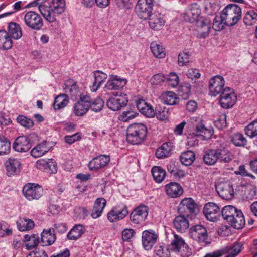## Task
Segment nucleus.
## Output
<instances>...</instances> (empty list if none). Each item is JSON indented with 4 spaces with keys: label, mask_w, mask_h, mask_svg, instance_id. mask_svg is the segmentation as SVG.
<instances>
[{
    "label": "nucleus",
    "mask_w": 257,
    "mask_h": 257,
    "mask_svg": "<svg viewBox=\"0 0 257 257\" xmlns=\"http://www.w3.org/2000/svg\"><path fill=\"white\" fill-rule=\"evenodd\" d=\"M10 146V142L4 136L0 135V155L7 154Z\"/></svg>",
    "instance_id": "nucleus-52"
},
{
    "label": "nucleus",
    "mask_w": 257,
    "mask_h": 257,
    "mask_svg": "<svg viewBox=\"0 0 257 257\" xmlns=\"http://www.w3.org/2000/svg\"><path fill=\"white\" fill-rule=\"evenodd\" d=\"M190 54L189 52L180 53L178 57V63L180 66L186 65L189 62V58Z\"/></svg>",
    "instance_id": "nucleus-61"
},
{
    "label": "nucleus",
    "mask_w": 257,
    "mask_h": 257,
    "mask_svg": "<svg viewBox=\"0 0 257 257\" xmlns=\"http://www.w3.org/2000/svg\"><path fill=\"white\" fill-rule=\"evenodd\" d=\"M238 210V209L233 206H226L224 207L221 210L222 217L227 222L231 221V220H233L231 219V217H234V215H235Z\"/></svg>",
    "instance_id": "nucleus-41"
},
{
    "label": "nucleus",
    "mask_w": 257,
    "mask_h": 257,
    "mask_svg": "<svg viewBox=\"0 0 257 257\" xmlns=\"http://www.w3.org/2000/svg\"><path fill=\"white\" fill-rule=\"evenodd\" d=\"M201 10L196 3L191 5L190 8L183 14V19L190 23H196L197 37L204 38L209 33L211 28V23L208 19L200 17Z\"/></svg>",
    "instance_id": "nucleus-1"
},
{
    "label": "nucleus",
    "mask_w": 257,
    "mask_h": 257,
    "mask_svg": "<svg viewBox=\"0 0 257 257\" xmlns=\"http://www.w3.org/2000/svg\"><path fill=\"white\" fill-rule=\"evenodd\" d=\"M203 213L208 220L214 222L220 217V209L216 204L209 202L204 206Z\"/></svg>",
    "instance_id": "nucleus-17"
},
{
    "label": "nucleus",
    "mask_w": 257,
    "mask_h": 257,
    "mask_svg": "<svg viewBox=\"0 0 257 257\" xmlns=\"http://www.w3.org/2000/svg\"><path fill=\"white\" fill-rule=\"evenodd\" d=\"M178 210L187 216L196 215L198 212L197 204L191 198H184L179 205Z\"/></svg>",
    "instance_id": "nucleus-10"
},
{
    "label": "nucleus",
    "mask_w": 257,
    "mask_h": 257,
    "mask_svg": "<svg viewBox=\"0 0 257 257\" xmlns=\"http://www.w3.org/2000/svg\"><path fill=\"white\" fill-rule=\"evenodd\" d=\"M30 139L26 136L18 137L15 141L13 147L14 150L19 152H26L31 148Z\"/></svg>",
    "instance_id": "nucleus-21"
},
{
    "label": "nucleus",
    "mask_w": 257,
    "mask_h": 257,
    "mask_svg": "<svg viewBox=\"0 0 257 257\" xmlns=\"http://www.w3.org/2000/svg\"><path fill=\"white\" fill-rule=\"evenodd\" d=\"M103 106L104 102L101 98L98 97L91 102L90 108L92 111L97 112L100 111L102 109Z\"/></svg>",
    "instance_id": "nucleus-57"
},
{
    "label": "nucleus",
    "mask_w": 257,
    "mask_h": 257,
    "mask_svg": "<svg viewBox=\"0 0 257 257\" xmlns=\"http://www.w3.org/2000/svg\"><path fill=\"white\" fill-rule=\"evenodd\" d=\"M25 24L32 30L39 31L43 26L42 17L37 13L30 11L26 12L24 17Z\"/></svg>",
    "instance_id": "nucleus-7"
},
{
    "label": "nucleus",
    "mask_w": 257,
    "mask_h": 257,
    "mask_svg": "<svg viewBox=\"0 0 257 257\" xmlns=\"http://www.w3.org/2000/svg\"><path fill=\"white\" fill-rule=\"evenodd\" d=\"M178 98L176 94L172 91L168 92L165 95L164 102L165 104L173 105L177 104Z\"/></svg>",
    "instance_id": "nucleus-56"
},
{
    "label": "nucleus",
    "mask_w": 257,
    "mask_h": 257,
    "mask_svg": "<svg viewBox=\"0 0 257 257\" xmlns=\"http://www.w3.org/2000/svg\"><path fill=\"white\" fill-rule=\"evenodd\" d=\"M149 25L151 29L154 30H160L162 29L165 23L164 16L161 13L155 11L148 17Z\"/></svg>",
    "instance_id": "nucleus-19"
},
{
    "label": "nucleus",
    "mask_w": 257,
    "mask_h": 257,
    "mask_svg": "<svg viewBox=\"0 0 257 257\" xmlns=\"http://www.w3.org/2000/svg\"><path fill=\"white\" fill-rule=\"evenodd\" d=\"M257 22V13L253 10H250L246 12L243 17V22L245 25L251 26Z\"/></svg>",
    "instance_id": "nucleus-47"
},
{
    "label": "nucleus",
    "mask_w": 257,
    "mask_h": 257,
    "mask_svg": "<svg viewBox=\"0 0 257 257\" xmlns=\"http://www.w3.org/2000/svg\"><path fill=\"white\" fill-rule=\"evenodd\" d=\"M237 96L233 89L226 87L220 94L219 102L222 107L228 109L232 107L236 102Z\"/></svg>",
    "instance_id": "nucleus-8"
},
{
    "label": "nucleus",
    "mask_w": 257,
    "mask_h": 257,
    "mask_svg": "<svg viewBox=\"0 0 257 257\" xmlns=\"http://www.w3.org/2000/svg\"><path fill=\"white\" fill-rule=\"evenodd\" d=\"M169 249L178 253L182 257H189L192 254L191 249L183 238L176 234H174L172 242L169 245Z\"/></svg>",
    "instance_id": "nucleus-5"
},
{
    "label": "nucleus",
    "mask_w": 257,
    "mask_h": 257,
    "mask_svg": "<svg viewBox=\"0 0 257 257\" xmlns=\"http://www.w3.org/2000/svg\"><path fill=\"white\" fill-rule=\"evenodd\" d=\"M18 229L21 231L30 230L34 227V221L26 217H22L17 222Z\"/></svg>",
    "instance_id": "nucleus-37"
},
{
    "label": "nucleus",
    "mask_w": 257,
    "mask_h": 257,
    "mask_svg": "<svg viewBox=\"0 0 257 257\" xmlns=\"http://www.w3.org/2000/svg\"><path fill=\"white\" fill-rule=\"evenodd\" d=\"M167 195L171 198H177L183 193V189L180 184L170 182L165 186Z\"/></svg>",
    "instance_id": "nucleus-25"
},
{
    "label": "nucleus",
    "mask_w": 257,
    "mask_h": 257,
    "mask_svg": "<svg viewBox=\"0 0 257 257\" xmlns=\"http://www.w3.org/2000/svg\"><path fill=\"white\" fill-rule=\"evenodd\" d=\"M193 127H194V133L195 136L201 137L202 140L210 139L214 133L213 128L211 127L206 128L201 120H195Z\"/></svg>",
    "instance_id": "nucleus-15"
},
{
    "label": "nucleus",
    "mask_w": 257,
    "mask_h": 257,
    "mask_svg": "<svg viewBox=\"0 0 257 257\" xmlns=\"http://www.w3.org/2000/svg\"><path fill=\"white\" fill-rule=\"evenodd\" d=\"M128 214L125 205L115 206L108 213L107 218L111 222H116L124 218Z\"/></svg>",
    "instance_id": "nucleus-14"
},
{
    "label": "nucleus",
    "mask_w": 257,
    "mask_h": 257,
    "mask_svg": "<svg viewBox=\"0 0 257 257\" xmlns=\"http://www.w3.org/2000/svg\"><path fill=\"white\" fill-rule=\"evenodd\" d=\"M13 41L12 38L6 30H0V49L3 50H9L12 47Z\"/></svg>",
    "instance_id": "nucleus-33"
},
{
    "label": "nucleus",
    "mask_w": 257,
    "mask_h": 257,
    "mask_svg": "<svg viewBox=\"0 0 257 257\" xmlns=\"http://www.w3.org/2000/svg\"><path fill=\"white\" fill-rule=\"evenodd\" d=\"M106 204V201L104 198H97L94 202L93 208L91 213L92 217L94 219H96L99 217L101 215Z\"/></svg>",
    "instance_id": "nucleus-29"
},
{
    "label": "nucleus",
    "mask_w": 257,
    "mask_h": 257,
    "mask_svg": "<svg viewBox=\"0 0 257 257\" xmlns=\"http://www.w3.org/2000/svg\"><path fill=\"white\" fill-rule=\"evenodd\" d=\"M209 83V92L211 96H216L220 94L225 88V80L223 77L220 75L212 77Z\"/></svg>",
    "instance_id": "nucleus-12"
},
{
    "label": "nucleus",
    "mask_w": 257,
    "mask_h": 257,
    "mask_svg": "<svg viewBox=\"0 0 257 257\" xmlns=\"http://www.w3.org/2000/svg\"><path fill=\"white\" fill-rule=\"evenodd\" d=\"M107 77V75L104 73L99 71L95 72L94 73L95 80L92 87V91H96L101 85L106 80Z\"/></svg>",
    "instance_id": "nucleus-38"
},
{
    "label": "nucleus",
    "mask_w": 257,
    "mask_h": 257,
    "mask_svg": "<svg viewBox=\"0 0 257 257\" xmlns=\"http://www.w3.org/2000/svg\"><path fill=\"white\" fill-rule=\"evenodd\" d=\"M6 31L10 37L15 40H18L22 36V30L21 26L16 22H10Z\"/></svg>",
    "instance_id": "nucleus-27"
},
{
    "label": "nucleus",
    "mask_w": 257,
    "mask_h": 257,
    "mask_svg": "<svg viewBox=\"0 0 257 257\" xmlns=\"http://www.w3.org/2000/svg\"><path fill=\"white\" fill-rule=\"evenodd\" d=\"M17 122L20 123L22 126L27 128H30L34 125L33 121L23 115H19L17 118Z\"/></svg>",
    "instance_id": "nucleus-58"
},
{
    "label": "nucleus",
    "mask_w": 257,
    "mask_h": 257,
    "mask_svg": "<svg viewBox=\"0 0 257 257\" xmlns=\"http://www.w3.org/2000/svg\"><path fill=\"white\" fill-rule=\"evenodd\" d=\"M56 236L52 229L45 230L41 233V241L44 246L50 245L56 240Z\"/></svg>",
    "instance_id": "nucleus-36"
},
{
    "label": "nucleus",
    "mask_w": 257,
    "mask_h": 257,
    "mask_svg": "<svg viewBox=\"0 0 257 257\" xmlns=\"http://www.w3.org/2000/svg\"><path fill=\"white\" fill-rule=\"evenodd\" d=\"M138 115V113L132 109L123 111L118 116V119L123 122H127L134 119Z\"/></svg>",
    "instance_id": "nucleus-51"
},
{
    "label": "nucleus",
    "mask_w": 257,
    "mask_h": 257,
    "mask_svg": "<svg viewBox=\"0 0 257 257\" xmlns=\"http://www.w3.org/2000/svg\"><path fill=\"white\" fill-rule=\"evenodd\" d=\"M46 142L44 141L33 148L31 151V155L35 158H37L47 153L49 149L46 146Z\"/></svg>",
    "instance_id": "nucleus-42"
},
{
    "label": "nucleus",
    "mask_w": 257,
    "mask_h": 257,
    "mask_svg": "<svg viewBox=\"0 0 257 257\" xmlns=\"http://www.w3.org/2000/svg\"><path fill=\"white\" fill-rule=\"evenodd\" d=\"M231 142L236 146H244L246 140L241 134H235L231 136Z\"/></svg>",
    "instance_id": "nucleus-54"
},
{
    "label": "nucleus",
    "mask_w": 257,
    "mask_h": 257,
    "mask_svg": "<svg viewBox=\"0 0 257 257\" xmlns=\"http://www.w3.org/2000/svg\"><path fill=\"white\" fill-rule=\"evenodd\" d=\"M151 50L154 55L158 58H164L165 56L164 48L162 46L154 43L151 44Z\"/></svg>",
    "instance_id": "nucleus-50"
},
{
    "label": "nucleus",
    "mask_w": 257,
    "mask_h": 257,
    "mask_svg": "<svg viewBox=\"0 0 257 257\" xmlns=\"http://www.w3.org/2000/svg\"><path fill=\"white\" fill-rule=\"evenodd\" d=\"M36 165L38 168L44 169L50 173H56L57 171V163L53 159L38 160L36 162Z\"/></svg>",
    "instance_id": "nucleus-24"
},
{
    "label": "nucleus",
    "mask_w": 257,
    "mask_h": 257,
    "mask_svg": "<svg viewBox=\"0 0 257 257\" xmlns=\"http://www.w3.org/2000/svg\"><path fill=\"white\" fill-rule=\"evenodd\" d=\"M147 132V126L142 123L131 124L126 131V140L133 145L140 144L146 138Z\"/></svg>",
    "instance_id": "nucleus-4"
},
{
    "label": "nucleus",
    "mask_w": 257,
    "mask_h": 257,
    "mask_svg": "<svg viewBox=\"0 0 257 257\" xmlns=\"http://www.w3.org/2000/svg\"><path fill=\"white\" fill-rule=\"evenodd\" d=\"M85 232V229L83 225H75L67 234V238L70 240H76L81 237Z\"/></svg>",
    "instance_id": "nucleus-31"
},
{
    "label": "nucleus",
    "mask_w": 257,
    "mask_h": 257,
    "mask_svg": "<svg viewBox=\"0 0 257 257\" xmlns=\"http://www.w3.org/2000/svg\"><path fill=\"white\" fill-rule=\"evenodd\" d=\"M23 193L29 200L38 199L42 195L43 189L38 184L29 183L24 187Z\"/></svg>",
    "instance_id": "nucleus-13"
},
{
    "label": "nucleus",
    "mask_w": 257,
    "mask_h": 257,
    "mask_svg": "<svg viewBox=\"0 0 257 257\" xmlns=\"http://www.w3.org/2000/svg\"><path fill=\"white\" fill-rule=\"evenodd\" d=\"M245 133L250 138L257 136V121L250 123L245 128Z\"/></svg>",
    "instance_id": "nucleus-55"
},
{
    "label": "nucleus",
    "mask_w": 257,
    "mask_h": 257,
    "mask_svg": "<svg viewBox=\"0 0 257 257\" xmlns=\"http://www.w3.org/2000/svg\"><path fill=\"white\" fill-rule=\"evenodd\" d=\"M109 161V156L101 155L91 160L88 164V167L91 171L97 170L106 166Z\"/></svg>",
    "instance_id": "nucleus-22"
},
{
    "label": "nucleus",
    "mask_w": 257,
    "mask_h": 257,
    "mask_svg": "<svg viewBox=\"0 0 257 257\" xmlns=\"http://www.w3.org/2000/svg\"><path fill=\"white\" fill-rule=\"evenodd\" d=\"M64 90L66 93L69 94L72 97H77L81 94L79 89L73 80L69 79L65 83Z\"/></svg>",
    "instance_id": "nucleus-34"
},
{
    "label": "nucleus",
    "mask_w": 257,
    "mask_h": 257,
    "mask_svg": "<svg viewBox=\"0 0 257 257\" xmlns=\"http://www.w3.org/2000/svg\"><path fill=\"white\" fill-rule=\"evenodd\" d=\"M127 102L128 100L125 96H117V95H115V97H110L109 98L107 102V105L110 109L117 111L126 106Z\"/></svg>",
    "instance_id": "nucleus-20"
},
{
    "label": "nucleus",
    "mask_w": 257,
    "mask_h": 257,
    "mask_svg": "<svg viewBox=\"0 0 257 257\" xmlns=\"http://www.w3.org/2000/svg\"><path fill=\"white\" fill-rule=\"evenodd\" d=\"M226 115L225 114L221 115L216 120L214 121L215 125L219 129H222L226 125Z\"/></svg>",
    "instance_id": "nucleus-63"
},
{
    "label": "nucleus",
    "mask_w": 257,
    "mask_h": 257,
    "mask_svg": "<svg viewBox=\"0 0 257 257\" xmlns=\"http://www.w3.org/2000/svg\"><path fill=\"white\" fill-rule=\"evenodd\" d=\"M26 257H48V255L44 250L36 248Z\"/></svg>",
    "instance_id": "nucleus-64"
},
{
    "label": "nucleus",
    "mask_w": 257,
    "mask_h": 257,
    "mask_svg": "<svg viewBox=\"0 0 257 257\" xmlns=\"http://www.w3.org/2000/svg\"><path fill=\"white\" fill-rule=\"evenodd\" d=\"M242 17L241 8L236 4H229L227 5L220 14L219 17H216L213 20V28L216 30L217 26L220 23L228 26H233L236 24Z\"/></svg>",
    "instance_id": "nucleus-2"
},
{
    "label": "nucleus",
    "mask_w": 257,
    "mask_h": 257,
    "mask_svg": "<svg viewBox=\"0 0 257 257\" xmlns=\"http://www.w3.org/2000/svg\"><path fill=\"white\" fill-rule=\"evenodd\" d=\"M5 165L7 174L8 176H11L19 173L21 163L18 159L9 158L6 161Z\"/></svg>",
    "instance_id": "nucleus-26"
},
{
    "label": "nucleus",
    "mask_w": 257,
    "mask_h": 257,
    "mask_svg": "<svg viewBox=\"0 0 257 257\" xmlns=\"http://www.w3.org/2000/svg\"><path fill=\"white\" fill-rule=\"evenodd\" d=\"M156 257H170V251L162 246H158L155 247Z\"/></svg>",
    "instance_id": "nucleus-60"
},
{
    "label": "nucleus",
    "mask_w": 257,
    "mask_h": 257,
    "mask_svg": "<svg viewBox=\"0 0 257 257\" xmlns=\"http://www.w3.org/2000/svg\"><path fill=\"white\" fill-rule=\"evenodd\" d=\"M233 220L227 222L234 228L237 229H242L245 225V221L244 215L241 210H238L234 217L231 218Z\"/></svg>",
    "instance_id": "nucleus-30"
},
{
    "label": "nucleus",
    "mask_w": 257,
    "mask_h": 257,
    "mask_svg": "<svg viewBox=\"0 0 257 257\" xmlns=\"http://www.w3.org/2000/svg\"><path fill=\"white\" fill-rule=\"evenodd\" d=\"M195 155L192 151H187L181 154L180 160L182 164L185 166L191 165L195 160Z\"/></svg>",
    "instance_id": "nucleus-40"
},
{
    "label": "nucleus",
    "mask_w": 257,
    "mask_h": 257,
    "mask_svg": "<svg viewBox=\"0 0 257 257\" xmlns=\"http://www.w3.org/2000/svg\"><path fill=\"white\" fill-rule=\"evenodd\" d=\"M126 84V80L118 77L117 75H111L106 82L104 88L109 90H118L123 88Z\"/></svg>",
    "instance_id": "nucleus-23"
},
{
    "label": "nucleus",
    "mask_w": 257,
    "mask_h": 257,
    "mask_svg": "<svg viewBox=\"0 0 257 257\" xmlns=\"http://www.w3.org/2000/svg\"><path fill=\"white\" fill-rule=\"evenodd\" d=\"M165 76L161 73L156 74L153 75L150 80V82L152 85H158L161 84L165 80Z\"/></svg>",
    "instance_id": "nucleus-62"
},
{
    "label": "nucleus",
    "mask_w": 257,
    "mask_h": 257,
    "mask_svg": "<svg viewBox=\"0 0 257 257\" xmlns=\"http://www.w3.org/2000/svg\"><path fill=\"white\" fill-rule=\"evenodd\" d=\"M175 229L180 232H185L189 228V222L184 215L175 217L173 221Z\"/></svg>",
    "instance_id": "nucleus-32"
},
{
    "label": "nucleus",
    "mask_w": 257,
    "mask_h": 257,
    "mask_svg": "<svg viewBox=\"0 0 257 257\" xmlns=\"http://www.w3.org/2000/svg\"><path fill=\"white\" fill-rule=\"evenodd\" d=\"M152 174L155 181L157 183H161L165 179L166 171L161 167L154 166L152 169Z\"/></svg>",
    "instance_id": "nucleus-44"
},
{
    "label": "nucleus",
    "mask_w": 257,
    "mask_h": 257,
    "mask_svg": "<svg viewBox=\"0 0 257 257\" xmlns=\"http://www.w3.org/2000/svg\"><path fill=\"white\" fill-rule=\"evenodd\" d=\"M216 190L222 199L231 200L233 198L234 192L232 184L228 183H220L216 185Z\"/></svg>",
    "instance_id": "nucleus-18"
},
{
    "label": "nucleus",
    "mask_w": 257,
    "mask_h": 257,
    "mask_svg": "<svg viewBox=\"0 0 257 257\" xmlns=\"http://www.w3.org/2000/svg\"><path fill=\"white\" fill-rule=\"evenodd\" d=\"M153 0H138L135 10L138 16L143 20H147L153 13Z\"/></svg>",
    "instance_id": "nucleus-9"
},
{
    "label": "nucleus",
    "mask_w": 257,
    "mask_h": 257,
    "mask_svg": "<svg viewBox=\"0 0 257 257\" xmlns=\"http://www.w3.org/2000/svg\"><path fill=\"white\" fill-rule=\"evenodd\" d=\"M155 111L157 117L159 120H166L169 115L168 109L164 106H158L156 107Z\"/></svg>",
    "instance_id": "nucleus-53"
},
{
    "label": "nucleus",
    "mask_w": 257,
    "mask_h": 257,
    "mask_svg": "<svg viewBox=\"0 0 257 257\" xmlns=\"http://www.w3.org/2000/svg\"><path fill=\"white\" fill-rule=\"evenodd\" d=\"M158 235L153 230H145L142 233V245L145 249L149 250L156 243Z\"/></svg>",
    "instance_id": "nucleus-16"
},
{
    "label": "nucleus",
    "mask_w": 257,
    "mask_h": 257,
    "mask_svg": "<svg viewBox=\"0 0 257 257\" xmlns=\"http://www.w3.org/2000/svg\"><path fill=\"white\" fill-rule=\"evenodd\" d=\"M39 10L44 18L49 22L56 21V14L63 13L66 9L65 0H52L46 2V5L39 6Z\"/></svg>",
    "instance_id": "nucleus-3"
},
{
    "label": "nucleus",
    "mask_w": 257,
    "mask_h": 257,
    "mask_svg": "<svg viewBox=\"0 0 257 257\" xmlns=\"http://www.w3.org/2000/svg\"><path fill=\"white\" fill-rule=\"evenodd\" d=\"M219 9L217 0H206L205 2V9L209 15H212L217 12Z\"/></svg>",
    "instance_id": "nucleus-46"
},
{
    "label": "nucleus",
    "mask_w": 257,
    "mask_h": 257,
    "mask_svg": "<svg viewBox=\"0 0 257 257\" xmlns=\"http://www.w3.org/2000/svg\"><path fill=\"white\" fill-rule=\"evenodd\" d=\"M215 149L208 150L205 152L203 156V161L204 163L208 165H213L215 164L218 158L216 155Z\"/></svg>",
    "instance_id": "nucleus-39"
},
{
    "label": "nucleus",
    "mask_w": 257,
    "mask_h": 257,
    "mask_svg": "<svg viewBox=\"0 0 257 257\" xmlns=\"http://www.w3.org/2000/svg\"><path fill=\"white\" fill-rule=\"evenodd\" d=\"M167 81L169 85L175 87L179 84V78L176 73L172 72L167 76Z\"/></svg>",
    "instance_id": "nucleus-59"
},
{
    "label": "nucleus",
    "mask_w": 257,
    "mask_h": 257,
    "mask_svg": "<svg viewBox=\"0 0 257 257\" xmlns=\"http://www.w3.org/2000/svg\"><path fill=\"white\" fill-rule=\"evenodd\" d=\"M69 102V98L66 94H62L57 96L53 103V107L55 109H59L65 107Z\"/></svg>",
    "instance_id": "nucleus-43"
},
{
    "label": "nucleus",
    "mask_w": 257,
    "mask_h": 257,
    "mask_svg": "<svg viewBox=\"0 0 257 257\" xmlns=\"http://www.w3.org/2000/svg\"><path fill=\"white\" fill-rule=\"evenodd\" d=\"M90 107L80 101L75 103L73 106V113L77 116H82L87 113Z\"/></svg>",
    "instance_id": "nucleus-45"
},
{
    "label": "nucleus",
    "mask_w": 257,
    "mask_h": 257,
    "mask_svg": "<svg viewBox=\"0 0 257 257\" xmlns=\"http://www.w3.org/2000/svg\"><path fill=\"white\" fill-rule=\"evenodd\" d=\"M173 146L171 143H163L156 151V155L158 158L162 159L168 157L171 154Z\"/></svg>",
    "instance_id": "nucleus-35"
},
{
    "label": "nucleus",
    "mask_w": 257,
    "mask_h": 257,
    "mask_svg": "<svg viewBox=\"0 0 257 257\" xmlns=\"http://www.w3.org/2000/svg\"><path fill=\"white\" fill-rule=\"evenodd\" d=\"M217 160L221 163H228L232 160V155L230 151L224 146L215 148Z\"/></svg>",
    "instance_id": "nucleus-28"
},
{
    "label": "nucleus",
    "mask_w": 257,
    "mask_h": 257,
    "mask_svg": "<svg viewBox=\"0 0 257 257\" xmlns=\"http://www.w3.org/2000/svg\"><path fill=\"white\" fill-rule=\"evenodd\" d=\"M242 247V244L241 243H235L230 247H226L223 249H226V252L225 253H228L229 254L225 257H235L241 251Z\"/></svg>",
    "instance_id": "nucleus-48"
},
{
    "label": "nucleus",
    "mask_w": 257,
    "mask_h": 257,
    "mask_svg": "<svg viewBox=\"0 0 257 257\" xmlns=\"http://www.w3.org/2000/svg\"><path fill=\"white\" fill-rule=\"evenodd\" d=\"M25 239L26 241L25 243L26 248L29 250L36 247L39 243V237L36 234H33L31 236L26 235Z\"/></svg>",
    "instance_id": "nucleus-49"
},
{
    "label": "nucleus",
    "mask_w": 257,
    "mask_h": 257,
    "mask_svg": "<svg viewBox=\"0 0 257 257\" xmlns=\"http://www.w3.org/2000/svg\"><path fill=\"white\" fill-rule=\"evenodd\" d=\"M191 237L202 245L210 244L209 238L206 228L201 225H196L191 228L190 230Z\"/></svg>",
    "instance_id": "nucleus-6"
},
{
    "label": "nucleus",
    "mask_w": 257,
    "mask_h": 257,
    "mask_svg": "<svg viewBox=\"0 0 257 257\" xmlns=\"http://www.w3.org/2000/svg\"><path fill=\"white\" fill-rule=\"evenodd\" d=\"M148 207L146 205H139L132 212L130 215L131 221L136 224L144 222L148 215Z\"/></svg>",
    "instance_id": "nucleus-11"
}]
</instances>
